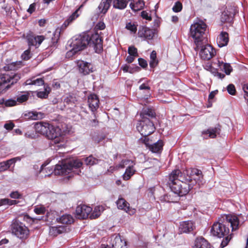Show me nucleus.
<instances>
[{"mask_svg":"<svg viewBox=\"0 0 248 248\" xmlns=\"http://www.w3.org/2000/svg\"><path fill=\"white\" fill-rule=\"evenodd\" d=\"M202 172L196 168L184 170H174L169 174L167 186L175 195L183 196L197 184H202Z\"/></svg>","mask_w":248,"mask_h":248,"instance_id":"obj_1","label":"nucleus"},{"mask_svg":"<svg viewBox=\"0 0 248 248\" xmlns=\"http://www.w3.org/2000/svg\"><path fill=\"white\" fill-rule=\"evenodd\" d=\"M240 224L239 217L234 215L222 216L218 221L213 224L211 230L213 235L218 238L224 237L220 244L221 248L226 247L232 238L229 234L230 227L232 228V231L233 232L238 229Z\"/></svg>","mask_w":248,"mask_h":248,"instance_id":"obj_2","label":"nucleus"},{"mask_svg":"<svg viewBox=\"0 0 248 248\" xmlns=\"http://www.w3.org/2000/svg\"><path fill=\"white\" fill-rule=\"evenodd\" d=\"M46 165L47 164L45 163L41 167L40 173L42 177L49 176L53 172L55 175H64L69 174L71 171H76V174H79L80 171L74 170L80 168L82 165V162L79 159L64 160L57 164L53 171L52 168H45Z\"/></svg>","mask_w":248,"mask_h":248,"instance_id":"obj_3","label":"nucleus"},{"mask_svg":"<svg viewBox=\"0 0 248 248\" xmlns=\"http://www.w3.org/2000/svg\"><path fill=\"white\" fill-rule=\"evenodd\" d=\"M206 24L201 20H197L191 25L190 35L193 39L194 43L197 47L202 45L203 41H206L204 36L206 30Z\"/></svg>","mask_w":248,"mask_h":248,"instance_id":"obj_4","label":"nucleus"},{"mask_svg":"<svg viewBox=\"0 0 248 248\" xmlns=\"http://www.w3.org/2000/svg\"><path fill=\"white\" fill-rule=\"evenodd\" d=\"M89 34L83 33L73 37L69 41V49L66 54V57L70 58L78 52L84 49L89 45Z\"/></svg>","mask_w":248,"mask_h":248,"instance_id":"obj_5","label":"nucleus"},{"mask_svg":"<svg viewBox=\"0 0 248 248\" xmlns=\"http://www.w3.org/2000/svg\"><path fill=\"white\" fill-rule=\"evenodd\" d=\"M46 136L50 140L49 144L50 146H53L54 149L58 150L64 147V137L62 134V130L59 127L50 124Z\"/></svg>","mask_w":248,"mask_h":248,"instance_id":"obj_6","label":"nucleus"},{"mask_svg":"<svg viewBox=\"0 0 248 248\" xmlns=\"http://www.w3.org/2000/svg\"><path fill=\"white\" fill-rule=\"evenodd\" d=\"M20 78V76L13 72L4 73L0 75V94L9 89Z\"/></svg>","mask_w":248,"mask_h":248,"instance_id":"obj_7","label":"nucleus"},{"mask_svg":"<svg viewBox=\"0 0 248 248\" xmlns=\"http://www.w3.org/2000/svg\"><path fill=\"white\" fill-rule=\"evenodd\" d=\"M137 129L142 136L146 138L155 131V128L149 119H144L138 122Z\"/></svg>","mask_w":248,"mask_h":248,"instance_id":"obj_8","label":"nucleus"},{"mask_svg":"<svg viewBox=\"0 0 248 248\" xmlns=\"http://www.w3.org/2000/svg\"><path fill=\"white\" fill-rule=\"evenodd\" d=\"M11 231L12 233L20 239L27 237L29 230L23 223L17 219L14 220L11 224Z\"/></svg>","mask_w":248,"mask_h":248,"instance_id":"obj_9","label":"nucleus"},{"mask_svg":"<svg viewBox=\"0 0 248 248\" xmlns=\"http://www.w3.org/2000/svg\"><path fill=\"white\" fill-rule=\"evenodd\" d=\"M206 41H203L202 45L199 47L195 46L194 49L197 51L200 50V56L202 59L209 60L216 55V51L211 45H204Z\"/></svg>","mask_w":248,"mask_h":248,"instance_id":"obj_10","label":"nucleus"},{"mask_svg":"<svg viewBox=\"0 0 248 248\" xmlns=\"http://www.w3.org/2000/svg\"><path fill=\"white\" fill-rule=\"evenodd\" d=\"M238 11L236 7L229 6L222 12L221 15V21L222 22H228L231 23L233 22V18Z\"/></svg>","mask_w":248,"mask_h":248,"instance_id":"obj_11","label":"nucleus"},{"mask_svg":"<svg viewBox=\"0 0 248 248\" xmlns=\"http://www.w3.org/2000/svg\"><path fill=\"white\" fill-rule=\"evenodd\" d=\"M146 146L153 153H160L163 149L164 145L163 141L162 140H158L157 142L150 144L148 138H145L142 140Z\"/></svg>","mask_w":248,"mask_h":248,"instance_id":"obj_12","label":"nucleus"},{"mask_svg":"<svg viewBox=\"0 0 248 248\" xmlns=\"http://www.w3.org/2000/svg\"><path fill=\"white\" fill-rule=\"evenodd\" d=\"M116 203L119 209L124 211L130 216L133 215L136 213V210L135 208L130 207L129 203L122 197L118 198Z\"/></svg>","mask_w":248,"mask_h":248,"instance_id":"obj_13","label":"nucleus"},{"mask_svg":"<svg viewBox=\"0 0 248 248\" xmlns=\"http://www.w3.org/2000/svg\"><path fill=\"white\" fill-rule=\"evenodd\" d=\"M109 244L111 248H123L126 246V243L119 234L112 235L110 238Z\"/></svg>","mask_w":248,"mask_h":248,"instance_id":"obj_14","label":"nucleus"},{"mask_svg":"<svg viewBox=\"0 0 248 248\" xmlns=\"http://www.w3.org/2000/svg\"><path fill=\"white\" fill-rule=\"evenodd\" d=\"M92 211V208L85 204H81L78 206L76 209V213L78 218L83 219L89 217Z\"/></svg>","mask_w":248,"mask_h":248,"instance_id":"obj_15","label":"nucleus"},{"mask_svg":"<svg viewBox=\"0 0 248 248\" xmlns=\"http://www.w3.org/2000/svg\"><path fill=\"white\" fill-rule=\"evenodd\" d=\"M77 66L80 73L86 75L93 71V67L91 63L79 60L77 62Z\"/></svg>","mask_w":248,"mask_h":248,"instance_id":"obj_16","label":"nucleus"},{"mask_svg":"<svg viewBox=\"0 0 248 248\" xmlns=\"http://www.w3.org/2000/svg\"><path fill=\"white\" fill-rule=\"evenodd\" d=\"M27 39L29 46L38 47L45 39V37L43 35L35 36L30 33L27 35Z\"/></svg>","mask_w":248,"mask_h":248,"instance_id":"obj_17","label":"nucleus"},{"mask_svg":"<svg viewBox=\"0 0 248 248\" xmlns=\"http://www.w3.org/2000/svg\"><path fill=\"white\" fill-rule=\"evenodd\" d=\"M155 35L154 30L146 27H142L139 30L138 36L144 39L151 40Z\"/></svg>","mask_w":248,"mask_h":248,"instance_id":"obj_18","label":"nucleus"},{"mask_svg":"<svg viewBox=\"0 0 248 248\" xmlns=\"http://www.w3.org/2000/svg\"><path fill=\"white\" fill-rule=\"evenodd\" d=\"M88 103L91 110L94 112L99 107V100L95 94H91L88 96Z\"/></svg>","mask_w":248,"mask_h":248,"instance_id":"obj_19","label":"nucleus"},{"mask_svg":"<svg viewBox=\"0 0 248 248\" xmlns=\"http://www.w3.org/2000/svg\"><path fill=\"white\" fill-rule=\"evenodd\" d=\"M102 40L98 33L89 35V45H93L94 47H98L101 50L102 49Z\"/></svg>","mask_w":248,"mask_h":248,"instance_id":"obj_20","label":"nucleus"},{"mask_svg":"<svg viewBox=\"0 0 248 248\" xmlns=\"http://www.w3.org/2000/svg\"><path fill=\"white\" fill-rule=\"evenodd\" d=\"M195 226L192 221L187 220L180 223L179 230L181 233H188L193 230Z\"/></svg>","mask_w":248,"mask_h":248,"instance_id":"obj_21","label":"nucleus"},{"mask_svg":"<svg viewBox=\"0 0 248 248\" xmlns=\"http://www.w3.org/2000/svg\"><path fill=\"white\" fill-rule=\"evenodd\" d=\"M49 125V123L46 122L36 123L34 125V129L37 133L46 136Z\"/></svg>","mask_w":248,"mask_h":248,"instance_id":"obj_22","label":"nucleus"},{"mask_svg":"<svg viewBox=\"0 0 248 248\" xmlns=\"http://www.w3.org/2000/svg\"><path fill=\"white\" fill-rule=\"evenodd\" d=\"M229 42L228 34L225 31H222L217 37V43L219 47L226 46Z\"/></svg>","mask_w":248,"mask_h":248,"instance_id":"obj_23","label":"nucleus"},{"mask_svg":"<svg viewBox=\"0 0 248 248\" xmlns=\"http://www.w3.org/2000/svg\"><path fill=\"white\" fill-rule=\"evenodd\" d=\"M217 130L218 129L217 127H210L207 130H203L202 132L201 136L204 139L215 138L217 136Z\"/></svg>","mask_w":248,"mask_h":248,"instance_id":"obj_24","label":"nucleus"},{"mask_svg":"<svg viewBox=\"0 0 248 248\" xmlns=\"http://www.w3.org/2000/svg\"><path fill=\"white\" fill-rule=\"evenodd\" d=\"M179 195H175L173 193L166 194L160 196L159 200L163 202H176L179 200Z\"/></svg>","mask_w":248,"mask_h":248,"instance_id":"obj_25","label":"nucleus"},{"mask_svg":"<svg viewBox=\"0 0 248 248\" xmlns=\"http://www.w3.org/2000/svg\"><path fill=\"white\" fill-rule=\"evenodd\" d=\"M112 0H102L98 9L100 14H106L109 8Z\"/></svg>","mask_w":248,"mask_h":248,"instance_id":"obj_26","label":"nucleus"},{"mask_svg":"<svg viewBox=\"0 0 248 248\" xmlns=\"http://www.w3.org/2000/svg\"><path fill=\"white\" fill-rule=\"evenodd\" d=\"M16 160H20V158L19 157H15L6 161L0 162V172L8 170L12 164L16 163Z\"/></svg>","mask_w":248,"mask_h":248,"instance_id":"obj_27","label":"nucleus"},{"mask_svg":"<svg viewBox=\"0 0 248 248\" xmlns=\"http://www.w3.org/2000/svg\"><path fill=\"white\" fill-rule=\"evenodd\" d=\"M195 248H210V245L203 237H201L195 240Z\"/></svg>","mask_w":248,"mask_h":248,"instance_id":"obj_28","label":"nucleus"},{"mask_svg":"<svg viewBox=\"0 0 248 248\" xmlns=\"http://www.w3.org/2000/svg\"><path fill=\"white\" fill-rule=\"evenodd\" d=\"M144 6V2L143 0H132L130 4L131 9L134 11L141 10Z\"/></svg>","mask_w":248,"mask_h":248,"instance_id":"obj_29","label":"nucleus"},{"mask_svg":"<svg viewBox=\"0 0 248 248\" xmlns=\"http://www.w3.org/2000/svg\"><path fill=\"white\" fill-rule=\"evenodd\" d=\"M134 165L135 164L133 163L131 165L127 166L124 173L123 175V178L124 180H129L135 174L136 170L134 168Z\"/></svg>","mask_w":248,"mask_h":248,"instance_id":"obj_30","label":"nucleus"},{"mask_svg":"<svg viewBox=\"0 0 248 248\" xmlns=\"http://www.w3.org/2000/svg\"><path fill=\"white\" fill-rule=\"evenodd\" d=\"M56 220L58 223L65 224H69L73 222L74 218L71 215L64 214L61 217L57 218Z\"/></svg>","mask_w":248,"mask_h":248,"instance_id":"obj_31","label":"nucleus"},{"mask_svg":"<svg viewBox=\"0 0 248 248\" xmlns=\"http://www.w3.org/2000/svg\"><path fill=\"white\" fill-rule=\"evenodd\" d=\"M217 66L222 71H224L226 75H230L232 71V68L229 63H224L222 61H217Z\"/></svg>","mask_w":248,"mask_h":248,"instance_id":"obj_32","label":"nucleus"},{"mask_svg":"<svg viewBox=\"0 0 248 248\" xmlns=\"http://www.w3.org/2000/svg\"><path fill=\"white\" fill-rule=\"evenodd\" d=\"M27 85H34L36 86H41L44 84V80L42 78L33 77L26 80Z\"/></svg>","mask_w":248,"mask_h":248,"instance_id":"obj_33","label":"nucleus"},{"mask_svg":"<svg viewBox=\"0 0 248 248\" xmlns=\"http://www.w3.org/2000/svg\"><path fill=\"white\" fill-rule=\"evenodd\" d=\"M79 8L77 9L71 15H70L67 19L63 23L62 26L67 27L74 20H75L79 15L78 11Z\"/></svg>","mask_w":248,"mask_h":248,"instance_id":"obj_34","label":"nucleus"},{"mask_svg":"<svg viewBox=\"0 0 248 248\" xmlns=\"http://www.w3.org/2000/svg\"><path fill=\"white\" fill-rule=\"evenodd\" d=\"M155 112L153 111L151 109L148 108L143 109L140 113L141 120H143L144 119H149L147 117L153 118L155 117Z\"/></svg>","mask_w":248,"mask_h":248,"instance_id":"obj_35","label":"nucleus"},{"mask_svg":"<svg viewBox=\"0 0 248 248\" xmlns=\"http://www.w3.org/2000/svg\"><path fill=\"white\" fill-rule=\"evenodd\" d=\"M25 116H28V118L31 120H38L42 119L44 114L41 112L30 111L26 114Z\"/></svg>","mask_w":248,"mask_h":248,"instance_id":"obj_36","label":"nucleus"},{"mask_svg":"<svg viewBox=\"0 0 248 248\" xmlns=\"http://www.w3.org/2000/svg\"><path fill=\"white\" fill-rule=\"evenodd\" d=\"M104 210V208L103 206H96L93 212L90 215V218L91 219H95L99 217L101 213Z\"/></svg>","mask_w":248,"mask_h":248,"instance_id":"obj_37","label":"nucleus"},{"mask_svg":"<svg viewBox=\"0 0 248 248\" xmlns=\"http://www.w3.org/2000/svg\"><path fill=\"white\" fill-rule=\"evenodd\" d=\"M128 3L124 0H114L113 1V6L114 8L123 10L125 9Z\"/></svg>","mask_w":248,"mask_h":248,"instance_id":"obj_38","label":"nucleus"},{"mask_svg":"<svg viewBox=\"0 0 248 248\" xmlns=\"http://www.w3.org/2000/svg\"><path fill=\"white\" fill-rule=\"evenodd\" d=\"M21 63V62H12L4 66L3 69L5 71L16 70L20 67Z\"/></svg>","mask_w":248,"mask_h":248,"instance_id":"obj_39","label":"nucleus"},{"mask_svg":"<svg viewBox=\"0 0 248 248\" xmlns=\"http://www.w3.org/2000/svg\"><path fill=\"white\" fill-rule=\"evenodd\" d=\"M29 95L30 93L28 92H24L19 93L16 98L17 103H22L26 101L29 98Z\"/></svg>","mask_w":248,"mask_h":248,"instance_id":"obj_40","label":"nucleus"},{"mask_svg":"<svg viewBox=\"0 0 248 248\" xmlns=\"http://www.w3.org/2000/svg\"><path fill=\"white\" fill-rule=\"evenodd\" d=\"M85 163L88 166H92L98 163L99 160L93 157V155L84 158Z\"/></svg>","mask_w":248,"mask_h":248,"instance_id":"obj_41","label":"nucleus"},{"mask_svg":"<svg viewBox=\"0 0 248 248\" xmlns=\"http://www.w3.org/2000/svg\"><path fill=\"white\" fill-rule=\"evenodd\" d=\"M150 61L149 64L151 67L154 68L158 64V60L156 59V53L153 50L150 54Z\"/></svg>","mask_w":248,"mask_h":248,"instance_id":"obj_42","label":"nucleus"},{"mask_svg":"<svg viewBox=\"0 0 248 248\" xmlns=\"http://www.w3.org/2000/svg\"><path fill=\"white\" fill-rule=\"evenodd\" d=\"M77 100L75 96L69 95L64 99V102L67 105H74L77 103Z\"/></svg>","mask_w":248,"mask_h":248,"instance_id":"obj_43","label":"nucleus"},{"mask_svg":"<svg viewBox=\"0 0 248 248\" xmlns=\"http://www.w3.org/2000/svg\"><path fill=\"white\" fill-rule=\"evenodd\" d=\"M133 162L131 160H123L118 165L116 166L117 168H124L125 167L131 165Z\"/></svg>","mask_w":248,"mask_h":248,"instance_id":"obj_44","label":"nucleus"},{"mask_svg":"<svg viewBox=\"0 0 248 248\" xmlns=\"http://www.w3.org/2000/svg\"><path fill=\"white\" fill-rule=\"evenodd\" d=\"M126 29L129 30L132 33H135L137 31V26L131 22H129L126 24L125 26Z\"/></svg>","mask_w":248,"mask_h":248,"instance_id":"obj_45","label":"nucleus"},{"mask_svg":"<svg viewBox=\"0 0 248 248\" xmlns=\"http://www.w3.org/2000/svg\"><path fill=\"white\" fill-rule=\"evenodd\" d=\"M128 53L130 55L137 57L138 56L137 49L133 46H129L128 48Z\"/></svg>","mask_w":248,"mask_h":248,"instance_id":"obj_46","label":"nucleus"},{"mask_svg":"<svg viewBox=\"0 0 248 248\" xmlns=\"http://www.w3.org/2000/svg\"><path fill=\"white\" fill-rule=\"evenodd\" d=\"M182 4L180 1H177L175 3L174 6L172 7V10L174 12H179L182 9Z\"/></svg>","mask_w":248,"mask_h":248,"instance_id":"obj_47","label":"nucleus"},{"mask_svg":"<svg viewBox=\"0 0 248 248\" xmlns=\"http://www.w3.org/2000/svg\"><path fill=\"white\" fill-rule=\"evenodd\" d=\"M34 212L37 215H42L45 213L46 208L43 206H36L34 209Z\"/></svg>","mask_w":248,"mask_h":248,"instance_id":"obj_48","label":"nucleus"},{"mask_svg":"<svg viewBox=\"0 0 248 248\" xmlns=\"http://www.w3.org/2000/svg\"><path fill=\"white\" fill-rule=\"evenodd\" d=\"M21 58L23 60L27 61L31 58V51L29 49L25 50L21 55Z\"/></svg>","mask_w":248,"mask_h":248,"instance_id":"obj_49","label":"nucleus"},{"mask_svg":"<svg viewBox=\"0 0 248 248\" xmlns=\"http://www.w3.org/2000/svg\"><path fill=\"white\" fill-rule=\"evenodd\" d=\"M227 90L228 93L232 95H234L236 93L235 86L232 84H230L227 86Z\"/></svg>","mask_w":248,"mask_h":248,"instance_id":"obj_50","label":"nucleus"},{"mask_svg":"<svg viewBox=\"0 0 248 248\" xmlns=\"http://www.w3.org/2000/svg\"><path fill=\"white\" fill-rule=\"evenodd\" d=\"M17 104V102L15 99H9L6 100L5 106L6 107H12L16 106Z\"/></svg>","mask_w":248,"mask_h":248,"instance_id":"obj_51","label":"nucleus"},{"mask_svg":"<svg viewBox=\"0 0 248 248\" xmlns=\"http://www.w3.org/2000/svg\"><path fill=\"white\" fill-rule=\"evenodd\" d=\"M4 204L5 205H12L14 204H17L18 202H17L16 200H12L9 199L5 198L4 199Z\"/></svg>","mask_w":248,"mask_h":248,"instance_id":"obj_52","label":"nucleus"},{"mask_svg":"<svg viewBox=\"0 0 248 248\" xmlns=\"http://www.w3.org/2000/svg\"><path fill=\"white\" fill-rule=\"evenodd\" d=\"M10 196L11 198L19 199L22 197V195L17 191H14L10 193Z\"/></svg>","mask_w":248,"mask_h":248,"instance_id":"obj_53","label":"nucleus"},{"mask_svg":"<svg viewBox=\"0 0 248 248\" xmlns=\"http://www.w3.org/2000/svg\"><path fill=\"white\" fill-rule=\"evenodd\" d=\"M37 96L40 98H46L47 97L48 94L44 90L43 91L38 92Z\"/></svg>","mask_w":248,"mask_h":248,"instance_id":"obj_54","label":"nucleus"},{"mask_svg":"<svg viewBox=\"0 0 248 248\" xmlns=\"http://www.w3.org/2000/svg\"><path fill=\"white\" fill-rule=\"evenodd\" d=\"M14 126H15V124L12 122H10L8 123H6L4 125V127L8 130H12L14 128Z\"/></svg>","mask_w":248,"mask_h":248,"instance_id":"obj_55","label":"nucleus"},{"mask_svg":"<svg viewBox=\"0 0 248 248\" xmlns=\"http://www.w3.org/2000/svg\"><path fill=\"white\" fill-rule=\"evenodd\" d=\"M138 61H139V64L141 67H142L143 68H146L147 66V65H148L147 62L146 61H145L143 59L139 58L138 59Z\"/></svg>","mask_w":248,"mask_h":248,"instance_id":"obj_56","label":"nucleus"},{"mask_svg":"<svg viewBox=\"0 0 248 248\" xmlns=\"http://www.w3.org/2000/svg\"><path fill=\"white\" fill-rule=\"evenodd\" d=\"M204 68L205 69L211 72L212 73H213V72H214L216 71V69H215L214 68H213L211 64H210L209 62L206 63L204 65Z\"/></svg>","mask_w":248,"mask_h":248,"instance_id":"obj_57","label":"nucleus"},{"mask_svg":"<svg viewBox=\"0 0 248 248\" xmlns=\"http://www.w3.org/2000/svg\"><path fill=\"white\" fill-rule=\"evenodd\" d=\"M35 9L36 4L35 3H33L30 5L29 8L27 10V12L31 14L35 11Z\"/></svg>","mask_w":248,"mask_h":248,"instance_id":"obj_58","label":"nucleus"},{"mask_svg":"<svg viewBox=\"0 0 248 248\" xmlns=\"http://www.w3.org/2000/svg\"><path fill=\"white\" fill-rule=\"evenodd\" d=\"M142 17L147 20H151V18L148 16V14L145 11H142L141 13Z\"/></svg>","mask_w":248,"mask_h":248,"instance_id":"obj_59","label":"nucleus"},{"mask_svg":"<svg viewBox=\"0 0 248 248\" xmlns=\"http://www.w3.org/2000/svg\"><path fill=\"white\" fill-rule=\"evenodd\" d=\"M96 27L98 29L100 30H102L105 28L106 25L104 22H100L98 23L96 25Z\"/></svg>","mask_w":248,"mask_h":248,"instance_id":"obj_60","label":"nucleus"},{"mask_svg":"<svg viewBox=\"0 0 248 248\" xmlns=\"http://www.w3.org/2000/svg\"><path fill=\"white\" fill-rule=\"evenodd\" d=\"M136 56L129 55L126 57V61L128 63H132L135 60Z\"/></svg>","mask_w":248,"mask_h":248,"instance_id":"obj_61","label":"nucleus"},{"mask_svg":"<svg viewBox=\"0 0 248 248\" xmlns=\"http://www.w3.org/2000/svg\"><path fill=\"white\" fill-rule=\"evenodd\" d=\"M217 93H218L217 90H215V91L211 92L210 93V94H209L208 99L210 100L213 99L214 97H215V96Z\"/></svg>","mask_w":248,"mask_h":248,"instance_id":"obj_62","label":"nucleus"},{"mask_svg":"<svg viewBox=\"0 0 248 248\" xmlns=\"http://www.w3.org/2000/svg\"><path fill=\"white\" fill-rule=\"evenodd\" d=\"M139 89L140 90H150V87L149 86L147 85L145 83H143L140 86Z\"/></svg>","mask_w":248,"mask_h":248,"instance_id":"obj_63","label":"nucleus"},{"mask_svg":"<svg viewBox=\"0 0 248 248\" xmlns=\"http://www.w3.org/2000/svg\"><path fill=\"white\" fill-rule=\"evenodd\" d=\"M52 86L55 89H58L60 88V83L56 80H54L52 83Z\"/></svg>","mask_w":248,"mask_h":248,"instance_id":"obj_64","label":"nucleus"}]
</instances>
